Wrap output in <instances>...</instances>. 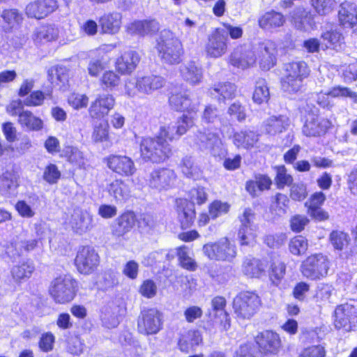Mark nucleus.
<instances>
[{"label": "nucleus", "mask_w": 357, "mask_h": 357, "mask_svg": "<svg viewBox=\"0 0 357 357\" xmlns=\"http://www.w3.org/2000/svg\"><path fill=\"white\" fill-rule=\"evenodd\" d=\"M157 50L160 59L169 64H177L181 61L183 49L179 39L169 30L161 32L158 41Z\"/></svg>", "instance_id": "obj_1"}, {"label": "nucleus", "mask_w": 357, "mask_h": 357, "mask_svg": "<svg viewBox=\"0 0 357 357\" xmlns=\"http://www.w3.org/2000/svg\"><path fill=\"white\" fill-rule=\"evenodd\" d=\"M170 153L169 144L158 135L155 137L144 138L140 142V155L144 161L161 162L168 158Z\"/></svg>", "instance_id": "obj_2"}, {"label": "nucleus", "mask_w": 357, "mask_h": 357, "mask_svg": "<svg viewBox=\"0 0 357 357\" xmlns=\"http://www.w3.org/2000/svg\"><path fill=\"white\" fill-rule=\"evenodd\" d=\"M252 342L262 357L278 356L284 347L280 335L273 329H264L257 332Z\"/></svg>", "instance_id": "obj_3"}, {"label": "nucleus", "mask_w": 357, "mask_h": 357, "mask_svg": "<svg viewBox=\"0 0 357 357\" xmlns=\"http://www.w3.org/2000/svg\"><path fill=\"white\" fill-rule=\"evenodd\" d=\"M285 74L282 78L281 84L284 91L294 93L299 91L303 79L310 75V69L304 61H294L287 63L284 67Z\"/></svg>", "instance_id": "obj_4"}, {"label": "nucleus", "mask_w": 357, "mask_h": 357, "mask_svg": "<svg viewBox=\"0 0 357 357\" xmlns=\"http://www.w3.org/2000/svg\"><path fill=\"white\" fill-rule=\"evenodd\" d=\"M165 84V79L158 75L139 76L126 80L125 93L129 97H135L137 93L151 95L154 91L162 88Z\"/></svg>", "instance_id": "obj_5"}, {"label": "nucleus", "mask_w": 357, "mask_h": 357, "mask_svg": "<svg viewBox=\"0 0 357 357\" xmlns=\"http://www.w3.org/2000/svg\"><path fill=\"white\" fill-rule=\"evenodd\" d=\"M77 282L68 275H61L53 280L50 287V294L59 303L71 301L76 294Z\"/></svg>", "instance_id": "obj_6"}, {"label": "nucleus", "mask_w": 357, "mask_h": 357, "mask_svg": "<svg viewBox=\"0 0 357 357\" xmlns=\"http://www.w3.org/2000/svg\"><path fill=\"white\" fill-rule=\"evenodd\" d=\"M203 251L209 259L220 261L231 262L237 255L236 245L227 238L204 245Z\"/></svg>", "instance_id": "obj_7"}, {"label": "nucleus", "mask_w": 357, "mask_h": 357, "mask_svg": "<svg viewBox=\"0 0 357 357\" xmlns=\"http://www.w3.org/2000/svg\"><path fill=\"white\" fill-rule=\"evenodd\" d=\"M328 269L329 261L327 257L321 254L309 256L303 261L301 267L303 275L311 280L325 277Z\"/></svg>", "instance_id": "obj_8"}, {"label": "nucleus", "mask_w": 357, "mask_h": 357, "mask_svg": "<svg viewBox=\"0 0 357 357\" xmlns=\"http://www.w3.org/2000/svg\"><path fill=\"white\" fill-rule=\"evenodd\" d=\"M305 121L302 128L303 133L307 137H317L324 135L331 126V122L319 116L317 108L305 110Z\"/></svg>", "instance_id": "obj_9"}, {"label": "nucleus", "mask_w": 357, "mask_h": 357, "mask_svg": "<svg viewBox=\"0 0 357 357\" xmlns=\"http://www.w3.org/2000/svg\"><path fill=\"white\" fill-rule=\"evenodd\" d=\"M194 142L200 150L208 151L214 156L221 153L222 140L219 135L212 130H198L194 135Z\"/></svg>", "instance_id": "obj_10"}, {"label": "nucleus", "mask_w": 357, "mask_h": 357, "mask_svg": "<svg viewBox=\"0 0 357 357\" xmlns=\"http://www.w3.org/2000/svg\"><path fill=\"white\" fill-rule=\"evenodd\" d=\"M100 263V257L96 250L90 246L79 247L75 259V265L77 271L84 275L92 273Z\"/></svg>", "instance_id": "obj_11"}, {"label": "nucleus", "mask_w": 357, "mask_h": 357, "mask_svg": "<svg viewBox=\"0 0 357 357\" xmlns=\"http://www.w3.org/2000/svg\"><path fill=\"white\" fill-rule=\"evenodd\" d=\"M255 52L262 70H268L275 66L277 47L274 42L269 40L260 42L255 47Z\"/></svg>", "instance_id": "obj_12"}, {"label": "nucleus", "mask_w": 357, "mask_h": 357, "mask_svg": "<svg viewBox=\"0 0 357 357\" xmlns=\"http://www.w3.org/2000/svg\"><path fill=\"white\" fill-rule=\"evenodd\" d=\"M228 41L226 40V33L220 29H216L208 38L206 45V55L211 58H219L227 51Z\"/></svg>", "instance_id": "obj_13"}, {"label": "nucleus", "mask_w": 357, "mask_h": 357, "mask_svg": "<svg viewBox=\"0 0 357 357\" xmlns=\"http://www.w3.org/2000/svg\"><path fill=\"white\" fill-rule=\"evenodd\" d=\"M176 174L173 169L159 168L153 170L149 179V185L159 190H168L174 186Z\"/></svg>", "instance_id": "obj_14"}, {"label": "nucleus", "mask_w": 357, "mask_h": 357, "mask_svg": "<svg viewBox=\"0 0 357 357\" xmlns=\"http://www.w3.org/2000/svg\"><path fill=\"white\" fill-rule=\"evenodd\" d=\"M107 165L112 172L124 177L132 176L137 171L132 159L126 155H109L107 158Z\"/></svg>", "instance_id": "obj_15"}, {"label": "nucleus", "mask_w": 357, "mask_h": 357, "mask_svg": "<svg viewBox=\"0 0 357 357\" xmlns=\"http://www.w3.org/2000/svg\"><path fill=\"white\" fill-rule=\"evenodd\" d=\"M203 342L202 333L197 329H188L181 332L177 340L178 350L184 354L195 351Z\"/></svg>", "instance_id": "obj_16"}, {"label": "nucleus", "mask_w": 357, "mask_h": 357, "mask_svg": "<svg viewBox=\"0 0 357 357\" xmlns=\"http://www.w3.org/2000/svg\"><path fill=\"white\" fill-rule=\"evenodd\" d=\"M162 314H142L137 319V331L144 335L158 333L162 328Z\"/></svg>", "instance_id": "obj_17"}, {"label": "nucleus", "mask_w": 357, "mask_h": 357, "mask_svg": "<svg viewBox=\"0 0 357 357\" xmlns=\"http://www.w3.org/2000/svg\"><path fill=\"white\" fill-rule=\"evenodd\" d=\"M139 53L135 50L125 51L115 61L116 70L121 75H130L140 61Z\"/></svg>", "instance_id": "obj_18"}, {"label": "nucleus", "mask_w": 357, "mask_h": 357, "mask_svg": "<svg viewBox=\"0 0 357 357\" xmlns=\"http://www.w3.org/2000/svg\"><path fill=\"white\" fill-rule=\"evenodd\" d=\"M58 8L56 0H36L26 7V13L30 17L43 19L53 13Z\"/></svg>", "instance_id": "obj_19"}, {"label": "nucleus", "mask_w": 357, "mask_h": 357, "mask_svg": "<svg viewBox=\"0 0 357 357\" xmlns=\"http://www.w3.org/2000/svg\"><path fill=\"white\" fill-rule=\"evenodd\" d=\"M171 107L181 112H186L189 114H197L199 102L192 100L185 93H172L169 99Z\"/></svg>", "instance_id": "obj_20"}, {"label": "nucleus", "mask_w": 357, "mask_h": 357, "mask_svg": "<svg viewBox=\"0 0 357 357\" xmlns=\"http://www.w3.org/2000/svg\"><path fill=\"white\" fill-rule=\"evenodd\" d=\"M160 24L154 19L136 20L127 26V31L131 35L145 36L153 35L160 29Z\"/></svg>", "instance_id": "obj_21"}, {"label": "nucleus", "mask_w": 357, "mask_h": 357, "mask_svg": "<svg viewBox=\"0 0 357 357\" xmlns=\"http://www.w3.org/2000/svg\"><path fill=\"white\" fill-rule=\"evenodd\" d=\"M69 223L76 233L82 234L93 227V217L86 211L75 209L71 215Z\"/></svg>", "instance_id": "obj_22"}, {"label": "nucleus", "mask_w": 357, "mask_h": 357, "mask_svg": "<svg viewBox=\"0 0 357 357\" xmlns=\"http://www.w3.org/2000/svg\"><path fill=\"white\" fill-rule=\"evenodd\" d=\"M176 212L182 228L190 227L195 218V210L193 203L185 199H176Z\"/></svg>", "instance_id": "obj_23"}, {"label": "nucleus", "mask_w": 357, "mask_h": 357, "mask_svg": "<svg viewBox=\"0 0 357 357\" xmlns=\"http://www.w3.org/2000/svg\"><path fill=\"white\" fill-rule=\"evenodd\" d=\"M115 104V99L113 96L109 94H103L99 96L94 102H93L89 109V114L93 118H100L108 114Z\"/></svg>", "instance_id": "obj_24"}, {"label": "nucleus", "mask_w": 357, "mask_h": 357, "mask_svg": "<svg viewBox=\"0 0 357 357\" xmlns=\"http://www.w3.org/2000/svg\"><path fill=\"white\" fill-rule=\"evenodd\" d=\"M136 223L133 212L128 211L119 216L112 226V234L118 237L123 236L131 231Z\"/></svg>", "instance_id": "obj_25"}, {"label": "nucleus", "mask_w": 357, "mask_h": 357, "mask_svg": "<svg viewBox=\"0 0 357 357\" xmlns=\"http://www.w3.org/2000/svg\"><path fill=\"white\" fill-rule=\"evenodd\" d=\"M267 262L255 257H246L242 265L243 273L250 278H259L264 275Z\"/></svg>", "instance_id": "obj_26"}, {"label": "nucleus", "mask_w": 357, "mask_h": 357, "mask_svg": "<svg viewBox=\"0 0 357 357\" xmlns=\"http://www.w3.org/2000/svg\"><path fill=\"white\" fill-rule=\"evenodd\" d=\"M122 15L120 13L112 12L104 14L99 20L102 31L105 33L115 34L121 26Z\"/></svg>", "instance_id": "obj_27"}, {"label": "nucleus", "mask_w": 357, "mask_h": 357, "mask_svg": "<svg viewBox=\"0 0 357 357\" xmlns=\"http://www.w3.org/2000/svg\"><path fill=\"white\" fill-rule=\"evenodd\" d=\"M259 304L260 301L257 295L250 292L242 294L234 299V307L236 312L255 310Z\"/></svg>", "instance_id": "obj_28"}, {"label": "nucleus", "mask_w": 357, "mask_h": 357, "mask_svg": "<svg viewBox=\"0 0 357 357\" xmlns=\"http://www.w3.org/2000/svg\"><path fill=\"white\" fill-rule=\"evenodd\" d=\"M256 59L255 52L250 48H244L240 52H234L231 55L230 62L234 66L245 69L255 64Z\"/></svg>", "instance_id": "obj_29"}, {"label": "nucleus", "mask_w": 357, "mask_h": 357, "mask_svg": "<svg viewBox=\"0 0 357 357\" xmlns=\"http://www.w3.org/2000/svg\"><path fill=\"white\" fill-rule=\"evenodd\" d=\"M36 239H17L10 243L6 249L7 254L13 259L21 256L24 252L33 250L38 245Z\"/></svg>", "instance_id": "obj_30"}, {"label": "nucleus", "mask_w": 357, "mask_h": 357, "mask_svg": "<svg viewBox=\"0 0 357 357\" xmlns=\"http://www.w3.org/2000/svg\"><path fill=\"white\" fill-rule=\"evenodd\" d=\"M338 17L340 23L348 27H351L357 24V6L349 1L341 3L338 11Z\"/></svg>", "instance_id": "obj_31"}, {"label": "nucleus", "mask_w": 357, "mask_h": 357, "mask_svg": "<svg viewBox=\"0 0 357 357\" xmlns=\"http://www.w3.org/2000/svg\"><path fill=\"white\" fill-rule=\"evenodd\" d=\"M59 29L54 25H43L34 31L32 38L36 44H43L56 40L59 37Z\"/></svg>", "instance_id": "obj_32"}, {"label": "nucleus", "mask_w": 357, "mask_h": 357, "mask_svg": "<svg viewBox=\"0 0 357 357\" xmlns=\"http://www.w3.org/2000/svg\"><path fill=\"white\" fill-rule=\"evenodd\" d=\"M180 74L183 79L191 85H196L202 82L203 73L194 61L188 62L180 67Z\"/></svg>", "instance_id": "obj_33"}, {"label": "nucleus", "mask_w": 357, "mask_h": 357, "mask_svg": "<svg viewBox=\"0 0 357 357\" xmlns=\"http://www.w3.org/2000/svg\"><path fill=\"white\" fill-rule=\"evenodd\" d=\"M18 176L13 171H6L0 176V192L6 197L16 195Z\"/></svg>", "instance_id": "obj_34"}, {"label": "nucleus", "mask_w": 357, "mask_h": 357, "mask_svg": "<svg viewBox=\"0 0 357 357\" xmlns=\"http://www.w3.org/2000/svg\"><path fill=\"white\" fill-rule=\"evenodd\" d=\"M284 22L283 15L273 10L266 13L259 19V26L266 30L280 27Z\"/></svg>", "instance_id": "obj_35"}, {"label": "nucleus", "mask_w": 357, "mask_h": 357, "mask_svg": "<svg viewBox=\"0 0 357 357\" xmlns=\"http://www.w3.org/2000/svg\"><path fill=\"white\" fill-rule=\"evenodd\" d=\"M18 123L22 128L29 130L38 131L43 127V121L28 110L20 113Z\"/></svg>", "instance_id": "obj_36"}, {"label": "nucleus", "mask_w": 357, "mask_h": 357, "mask_svg": "<svg viewBox=\"0 0 357 357\" xmlns=\"http://www.w3.org/2000/svg\"><path fill=\"white\" fill-rule=\"evenodd\" d=\"M257 141L258 135L250 130L236 132L233 136V142L238 148H252Z\"/></svg>", "instance_id": "obj_37"}, {"label": "nucleus", "mask_w": 357, "mask_h": 357, "mask_svg": "<svg viewBox=\"0 0 357 357\" xmlns=\"http://www.w3.org/2000/svg\"><path fill=\"white\" fill-rule=\"evenodd\" d=\"M176 255L181 267L192 272L197 269V263L192 257V253L188 247L183 245L177 248Z\"/></svg>", "instance_id": "obj_38"}, {"label": "nucleus", "mask_w": 357, "mask_h": 357, "mask_svg": "<svg viewBox=\"0 0 357 357\" xmlns=\"http://www.w3.org/2000/svg\"><path fill=\"white\" fill-rule=\"evenodd\" d=\"M210 94L218 100L231 99L234 96L236 86L230 82H222L215 84L209 89Z\"/></svg>", "instance_id": "obj_39"}, {"label": "nucleus", "mask_w": 357, "mask_h": 357, "mask_svg": "<svg viewBox=\"0 0 357 357\" xmlns=\"http://www.w3.org/2000/svg\"><path fill=\"white\" fill-rule=\"evenodd\" d=\"M108 192L117 202H123L130 197L128 185L121 179L111 182L107 187Z\"/></svg>", "instance_id": "obj_40"}, {"label": "nucleus", "mask_w": 357, "mask_h": 357, "mask_svg": "<svg viewBox=\"0 0 357 357\" xmlns=\"http://www.w3.org/2000/svg\"><path fill=\"white\" fill-rule=\"evenodd\" d=\"M289 124V119L285 116H271L266 123L267 133L275 135L286 130Z\"/></svg>", "instance_id": "obj_41"}, {"label": "nucleus", "mask_w": 357, "mask_h": 357, "mask_svg": "<svg viewBox=\"0 0 357 357\" xmlns=\"http://www.w3.org/2000/svg\"><path fill=\"white\" fill-rule=\"evenodd\" d=\"M270 96L269 88L266 81L263 78H259L255 82L252 99L257 104L266 102Z\"/></svg>", "instance_id": "obj_42"}, {"label": "nucleus", "mask_w": 357, "mask_h": 357, "mask_svg": "<svg viewBox=\"0 0 357 357\" xmlns=\"http://www.w3.org/2000/svg\"><path fill=\"white\" fill-rule=\"evenodd\" d=\"M308 248V241L303 236H296L289 242V252L296 256L304 255Z\"/></svg>", "instance_id": "obj_43"}, {"label": "nucleus", "mask_w": 357, "mask_h": 357, "mask_svg": "<svg viewBox=\"0 0 357 357\" xmlns=\"http://www.w3.org/2000/svg\"><path fill=\"white\" fill-rule=\"evenodd\" d=\"M322 44L326 48L341 49V45L343 43V37L342 35L336 31H326L321 34Z\"/></svg>", "instance_id": "obj_44"}, {"label": "nucleus", "mask_w": 357, "mask_h": 357, "mask_svg": "<svg viewBox=\"0 0 357 357\" xmlns=\"http://www.w3.org/2000/svg\"><path fill=\"white\" fill-rule=\"evenodd\" d=\"M232 357H262V355L252 342L246 341L239 344Z\"/></svg>", "instance_id": "obj_45"}, {"label": "nucleus", "mask_w": 357, "mask_h": 357, "mask_svg": "<svg viewBox=\"0 0 357 357\" xmlns=\"http://www.w3.org/2000/svg\"><path fill=\"white\" fill-rule=\"evenodd\" d=\"M33 271L34 266L32 264L24 263L19 266H15L11 270V274L15 281L21 282L30 278Z\"/></svg>", "instance_id": "obj_46"}, {"label": "nucleus", "mask_w": 357, "mask_h": 357, "mask_svg": "<svg viewBox=\"0 0 357 357\" xmlns=\"http://www.w3.org/2000/svg\"><path fill=\"white\" fill-rule=\"evenodd\" d=\"M289 199L286 195L278 193L271 205V209L278 215H282L287 213Z\"/></svg>", "instance_id": "obj_47"}, {"label": "nucleus", "mask_w": 357, "mask_h": 357, "mask_svg": "<svg viewBox=\"0 0 357 357\" xmlns=\"http://www.w3.org/2000/svg\"><path fill=\"white\" fill-rule=\"evenodd\" d=\"M195 116L196 114H185L178 119L175 123L176 128V134L178 137L184 135L188 129L195 125Z\"/></svg>", "instance_id": "obj_48"}, {"label": "nucleus", "mask_w": 357, "mask_h": 357, "mask_svg": "<svg viewBox=\"0 0 357 357\" xmlns=\"http://www.w3.org/2000/svg\"><path fill=\"white\" fill-rule=\"evenodd\" d=\"M183 174L188 178H197L200 176V170L196 166L190 157H185L181 163Z\"/></svg>", "instance_id": "obj_49"}, {"label": "nucleus", "mask_w": 357, "mask_h": 357, "mask_svg": "<svg viewBox=\"0 0 357 357\" xmlns=\"http://www.w3.org/2000/svg\"><path fill=\"white\" fill-rule=\"evenodd\" d=\"M120 82L119 75L113 70L105 71L100 78V84L105 89L112 90L119 85Z\"/></svg>", "instance_id": "obj_50"}, {"label": "nucleus", "mask_w": 357, "mask_h": 357, "mask_svg": "<svg viewBox=\"0 0 357 357\" xmlns=\"http://www.w3.org/2000/svg\"><path fill=\"white\" fill-rule=\"evenodd\" d=\"M330 241L335 249L342 250L348 245L349 236L343 231H333L330 234Z\"/></svg>", "instance_id": "obj_51"}, {"label": "nucleus", "mask_w": 357, "mask_h": 357, "mask_svg": "<svg viewBox=\"0 0 357 357\" xmlns=\"http://www.w3.org/2000/svg\"><path fill=\"white\" fill-rule=\"evenodd\" d=\"M1 16L11 28L18 26L23 20L22 15L16 9L4 10Z\"/></svg>", "instance_id": "obj_52"}, {"label": "nucleus", "mask_w": 357, "mask_h": 357, "mask_svg": "<svg viewBox=\"0 0 357 357\" xmlns=\"http://www.w3.org/2000/svg\"><path fill=\"white\" fill-rule=\"evenodd\" d=\"M255 227H240L238 236L241 245H253L255 243Z\"/></svg>", "instance_id": "obj_53"}, {"label": "nucleus", "mask_w": 357, "mask_h": 357, "mask_svg": "<svg viewBox=\"0 0 357 357\" xmlns=\"http://www.w3.org/2000/svg\"><path fill=\"white\" fill-rule=\"evenodd\" d=\"M298 357H326V350L321 344H313L304 347Z\"/></svg>", "instance_id": "obj_54"}, {"label": "nucleus", "mask_w": 357, "mask_h": 357, "mask_svg": "<svg viewBox=\"0 0 357 357\" xmlns=\"http://www.w3.org/2000/svg\"><path fill=\"white\" fill-rule=\"evenodd\" d=\"M61 177V172L54 164H50L44 169L43 178L50 185L56 184Z\"/></svg>", "instance_id": "obj_55"}, {"label": "nucleus", "mask_w": 357, "mask_h": 357, "mask_svg": "<svg viewBox=\"0 0 357 357\" xmlns=\"http://www.w3.org/2000/svg\"><path fill=\"white\" fill-rule=\"evenodd\" d=\"M45 97L51 98V92L50 91L45 93L41 91H35L24 100V104L29 107L40 106L43 104Z\"/></svg>", "instance_id": "obj_56"}, {"label": "nucleus", "mask_w": 357, "mask_h": 357, "mask_svg": "<svg viewBox=\"0 0 357 357\" xmlns=\"http://www.w3.org/2000/svg\"><path fill=\"white\" fill-rule=\"evenodd\" d=\"M221 111L213 105L206 106L202 115V121L204 123H214L220 120Z\"/></svg>", "instance_id": "obj_57"}, {"label": "nucleus", "mask_w": 357, "mask_h": 357, "mask_svg": "<svg viewBox=\"0 0 357 357\" xmlns=\"http://www.w3.org/2000/svg\"><path fill=\"white\" fill-rule=\"evenodd\" d=\"M66 155L68 161L81 168L85 165V158L83 153L76 147H68L66 150Z\"/></svg>", "instance_id": "obj_58"}, {"label": "nucleus", "mask_w": 357, "mask_h": 357, "mask_svg": "<svg viewBox=\"0 0 357 357\" xmlns=\"http://www.w3.org/2000/svg\"><path fill=\"white\" fill-rule=\"evenodd\" d=\"M311 4L321 15L331 13L335 5V0H311Z\"/></svg>", "instance_id": "obj_59"}, {"label": "nucleus", "mask_w": 357, "mask_h": 357, "mask_svg": "<svg viewBox=\"0 0 357 357\" xmlns=\"http://www.w3.org/2000/svg\"><path fill=\"white\" fill-rule=\"evenodd\" d=\"M55 337L51 332H46L41 335L38 341V347L43 352L51 351L54 345Z\"/></svg>", "instance_id": "obj_60"}, {"label": "nucleus", "mask_w": 357, "mask_h": 357, "mask_svg": "<svg viewBox=\"0 0 357 357\" xmlns=\"http://www.w3.org/2000/svg\"><path fill=\"white\" fill-rule=\"evenodd\" d=\"M230 206L226 202L214 201L209 206V215L211 218L215 219L220 215L227 213Z\"/></svg>", "instance_id": "obj_61"}, {"label": "nucleus", "mask_w": 357, "mask_h": 357, "mask_svg": "<svg viewBox=\"0 0 357 357\" xmlns=\"http://www.w3.org/2000/svg\"><path fill=\"white\" fill-rule=\"evenodd\" d=\"M292 181V176L287 173V169L284 166H280L277 168L275 182L278 188H283L285 185H289Z\"/></svg>", "instance_id": "obj_62"}, {"label": "nucleus", "mask_w": 357, "mask_h": 357, "mask_svg": "<svg viewBox=\"0 0 357 357\" xmlns=\"http://www.w3.org/2000/svg\"><path fill=\"white\" fill-rule=\"evenodd\" d=\"M309 222L310 220L306 215H295L292 216L290 220L291 229L294 232L299 233L305 229Z\"/></svg>", "instance_id": "obj_63"}, {"label": "nucleus", "mask_w": 357, "mask_h": 357, "mask_svg": "<svg viewBox=\"0 0 357 357\" xmlns=\"http://www.w3.org/2000/svg\"><path fill=\"white\" fill-rule=\"evenodd\" d=\"M330 96L333 98L349 97L355 103H357V93L351 91L347 87L335 86L329 91Z\"/></svg>", "instance_id": "obj_64"}]
</instances>
